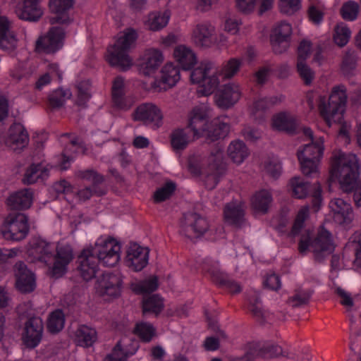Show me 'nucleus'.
I'll use <instances>...</instances> for the list:
<instances>
[{
	"instance_id": "f257e3e1",
	"label": "nucleus",
	"mask_w": 361,
	"mask_h": 361,
	"mask_svg": "<svg viewBox=\"0 0 361 361\" xmlns=\"http://www.w3.org/2000/svg\"><path fill=\"white\" fill-rule=\"evenodd\" d=\"M121 243L111 237H100L94 247L84 249L78 257L79 271L85 281L93 279L98 270V262L114 267L121 259Z\"/></svg>"
},
{
	"instance_id": "f03ea898",
	"label": "nucleus",
	"mask_w": 361,
	"mask_h": 361,
	"mask_svg": "<svg viewBox=\"0 0 361 361\" xmlns=\"http://www.w3.org/2000/svg\"><path fill=\"white\" fill-rule=\"evenodd\" d=\"M242 62L233 58L226 61L219 71L211 62H202L192 70L190 82L198 86L197 94L200 96H209L214 93L220 84V76L224 79L232 78L239 71Z\"/></svg>"
},
{
	"instance_id": "7ed1b4c3",
	"label": "nucleus",
	"mask_w": 361,
	"mask_h": 361,
	"mask_svg": "<svg viewBox=\"0 0 361 361\" xmlns=\"http://www.w3.org/2000/svg\"><path fill=\"white\" fill-rule=\"evenodd\" d=\"M347 99L345 87L343 85L334 86L328 99L325 96L319 97V109L329 127L334 123L342 124L339 136L343 137L345 141L348 142L350 126L343 122Z\"/></svg>"
},
{
	"instance_id": "20e7f679",
	"label": "nucleus",
	"mask_w": 361,
	"mask_h": 361,
	"mask_svg": "<svg viewBox=\"0 0 361 361\" xmlns=\"http://www.w3.org/2000/svg\"><path fill=\"white\" fill-rule=\"evenodd\" d=\"M209 109L204 104L195 106L188 114V128L192 132L194 139L205 137L209 142L216 141L228 135L230 126L224 122L210 124Z\"/></svg>"
},
{
	"instance_id": "39448f33",
	"label": "nucleus",
	"mask_w": 361,
	"mask_h": 361,
	"mask_svg": "<svg viewBox=\"0 0 361 361\" xmlns=\"http://www.w3.org/2000/svg\"><path fill=\"white\" fill-rule=\"evenodd\" d=\"M188 170L194 176L203 174L206 188L209 190L214 188L225 171L224 147L217 146L202 161L197 157H191Z\"/></svg>"
},
{
	"instance_id": "423d86ee",
	"label": "nucleus",
	"mask_w": 361,
	"mask_h": 361,
	"mask_svg": "<svg viewBox=\"0 0 361 361\" xmlns=\"http://www.w3.org/2000/svg\"><path fill=\"white\" fill-rule=\"evenodd\" d=\"M331 174L338 180L343 191H351L360 174L357 157L352 153L334 152L331 158Z\"/></svg>"
},
{
	"instance_id": "0eeeda50",
	"label": "nucleus",
	"mask_w": 361,
	"mask_h": 361,
	"mask_svg": "<svg viewBox=\"0 0 361 361\" xmlns=\"http://www.w3.org/2000/svg\"><path fill=\"white\" fill-rule=\"evenodd\" d=\"M137 39V33L133 28H127L119 32L115 43L107 49L106 61L112 66L122 71L128 70L133 66V59L128 52Z\"/></svg>"
},
{
	"instance_id": "6e6552de",
	"label": "nucleus",
	"mask_w": 361,
	"mask_h": 361,
	"mask_svg": "<svg viewBox=\"0 0 361 361\" xmlns=\"http://www.w3.org/2000/svg\"><path fill=\"white\" fill-rule=\"evenodd\" d=\"M311 248L317 261L323 260L326 256L332 254L336 248L334 237L330 231L323 226L318 229L316 237L312 239V233L305 230L302 233L298 243V250L305 255Z\"/></svg>"
},
{
	"instance_id": "1a4fd4ad",
	"label": "nucleus",
	"mask_w": 361,
	"mask_h": 361,
	"mask_svg": "<svg viewBox=\"0 0 361 361\" xmlns=\"http://www.w3.org/2000/svg\"><path fill=\"white\" fill-rule=\"evenodd\" d=\"M303 133L312 142L298 151V159L302 173L307 177H314L319 173V164L324 154V139L319 137L314 140L310 128H304Z\"/></svg>"
},
{
	"instance_id": "9d476101",
	"label": "nucleus",
	"mask_w": 361,
	"mask_h": 361,
	"mask_svg": "<svg viewBox=\"0 0 361 361\" xmlns=\"http://www.w3.org/2000/svg\"><path fill=\"white\" fill-rule=\"evenodd\" d=\"M29 231L28 217L22 213L8 214L0 226V233L3 238L11 241L24 240Z\"/></svg>"
},
{
	"instance_id": "9b49d317",
	"label": "nucleus",
	"mask_w": 361,
	"mask_h": 361,
	"mask_svg": "<svg viewBox=\"0 0 361 361\" xmlns=\"http://www.w3.org/2000/svg\"><path fill=\"white\" fill-rule=\"evenodd\" d=\"M207 219L197 213L184 214L180 220V233L189 239L197 238L204 235L209 228Z\"/></svg>"
},
{
	"instance_id": "f8f14e48",
	"label": "nucleus",
	"mask_w": 361,
	"mask_h": 361,
	"mask_svg": "<svg viewBox=\"0 0 361 361\" xmlns=\"http://www.w3.org/2000/svg\"><path fill=\"white\" fill-rule=\"evenodd\" d=\"M123 280L120 274L105 273L99 279L95 288L105 300L118 298L121 293Z\"/></svg>"
},
{
	"instance_id": "ddd939ff",
	"label": "nucleus",
	"mask_w": 361,
	"mask_h": 361,
	"mask_svg": "<svg viewBox=\"0 0 361 361\" xmlns=\"http://www.w3.org/2000/svg\"><path fill=\"white\" fill-rule=\"evenodd\" d=\"M191 42L198 48H210L216 43V27L209 22L197 23L190 35Z\"/></svg>"
},
{
	"instance_id": "4468645a",
	"label": "nucleus",
	"mask_w": 361,
	"mask_h": 361,
	"mask_svg": "<svg viewBox=\"0 0 361 361\" xmlns=\"http://www.w3.org/2000/svg\"><path fill=\"white\" fill-rule=\"evenodd\" d=\"M133 119L142 122L147 126L158 128L162 124L163 114L156 104L148 102L137 106L133 114Z\"/></svg>"
},
{
	"instance_id": "2eb2a0df",
	"label": "nucleus",
	"mask_w": 361,
	"mask_h": 361,
	"mask_svg": "<svg viewBox=\"0 0 361 361\" xmlns=\"http://www.w3.org/2000/svg\"><path fill=\"white\" fill-rule=\"evenodd\" d=\"M74 258L72 247L66 243H59L56 247L54 264L51 268L50 274L52 277L60 278L68 270V265Z\"/></svg>"
},
{
	"instance_id": "dca6fc26",
	"label": "nucleus",
	"mask_w": 361,
	"mask_h": 361,
	"mask_svg": "<svg viewBox=\"0 0 361 361\" xmlns=\"http://www.w3.org/2000/svg\"><path fill=\"white\" fill-rule=\"evenodd\" d=\"M54 246L44 239L32 238L27 245V257L31 262H42L47 264L52 258Z\"/></svg>"
},
{
	"instance_id": "f3484780",
	"label": "nucleus",
	"mask_w": 361,
	"mask_h": 361,
	"mask_svg": "<svg viewBox=\"0 0 361 361\" xmlns=\"http://www.w3.org/2000/svg\"><path fill=\"white\" fill-rule=\"evenodd\" d=\"M65 32L59 27H52L47 35L39 37L35 44L37 52L52 54L59 51L63 45Z\"/></svg>"
},
{
	"instance_id": "a211bd4d",
	"label": "nucleus",
	"mask_w": 361,
	"mask_h": 361,
	"mask_svg": "<svg viewBox=\"0 0 361 361\" xmlns=\"http://www.w3.org/2000/svg\"><path fill=\"white\" fill-rule=\"evenodd\" d=\"M292 26L286 21H281L273 27L270 35V42L275 53L281 54L290 45Z\"/></svg>"
},
{
	"instance_id": "6ab92c4d",
	"label": "nucleus",
	"mask_w": 361,
	"mask_h": 361,
	"mask_svg": "<svg viewBox=\"0 0 361 361\" xmlns=\"http://www.w3.org/2000/svg\"><path fill=\"white\" fill-rule=\"evenodd\" d=\"M293 195L298 199L305 198L309 193L311 194L314 206H319L322 203V188L320 184L317 182L311 187L307 183L303 181L300 177H294L290 180Z\"/></svg>"
},
{
	"instance_id": "aec40b11",
	"label": "nucleus",
	"mask_w": 361,
	"mask_h": 361,
	"mask_svg": "<svg viewBox=\"0 0 361 361\" xmlns=\"http://www.w3.org/2000/svg\"><path fill=\"white\" fill-rule=\"evenodd\" d=\"M180 79L179 68L173 63H166L161 69L160 79L155 80L152 88L157 92L166 90L174 87Z\"/></svg>"
},
{
	"instance_id": "412c9836",
	"label": "nucleus",
	"mask_w": 361,
	"mask_h": 361,
	"mask_svg": "<svg viewBox=\"0 0 361 361\" xmlns=\"http://www.w3.org/2000/svg\"><path fill=\"white\" fill-rule=\"evenodd\" d=\"M164 61L162 51L156 48L145 50L139 59V69L145 75L154 74Z\"/></svg>"
},
{
	"instance_id": "4be33fe9",
	"label": "nucleus",
	"mask_w": 361,
	"mask_h": 361,
	"mask_svg": "<svg viewBox=\"0 0 361 361\" xmlns=\"http://www.w3.org/2000/svg\"><path fill=\"white\" fill-rule=\"evenodd\" d=\"M242 91L238 84L228 82L222 86L215 94V102L221 109H228L237 103L241 97Z\"/></svg>"
},
{
	"instance_id": "5701e85b",
	"label": "nucleus",
	"mask_w": 361,
	"mask_h": 361,
	"mask_svg": "<svg viewBox=\"0 0 361 361\" xmlns=\"http://www.w3.org/2000/svg\"><path fill=\"white\" fill-rule=\"evenodd\" d=\"M16 279V286L21 293L32 292L36 286L35 276L23 262H17L13 267Z\"/></svg>"
},
{
	"instance_id": "b1692460",
	"label": "nucleus",
	"mask_w": 361,
	"mask_h": 361,
	"mask_svg": "<svg viewBox=\"0 0 361 361\" xmlns=\"http://www.w3.org/2000/svg\"><path fill=\"white\" fill-rule=\"evenodd\" d=\"M43 322L39 317L30 318L25 325L22 339L24 344L30 348L39 345L42 338Z\"/></svg>"
},
{
	"instance_id": "393cba45",
	"label": "nucleus",
	"mask_w": 361,
	"mask_h": 361,
	"mask_svg": "<svg viewBox=\"0 0 361 361\" xmlns=\"http://www.w3.org/2000/svg\"><path fill=\"white\" fill-rule=\"evenodd\" d=\"M149 250L136 243H131L127 250L126 264L135 271H141L148 264Z\"/></svg>"
},
{
	"instance_id": "a878e982",
	"label": "nucleus",
	"mask_w": 361,
	"mask_h": 361,
	"mask_svg": "<svg viewBox=\"0 0 361 361\" xmlns=\"http://www.w3.org/2000/svg\"><path fill=\"white\" fill-rule=\"evenodd\" d=\"M334 221L341 226H348L353 220V209L348 202L341 198H335L329 202Z\"/></svg>"
},
{
	"instance_id": "bb28decb",
	"label": "nucleus",
	"mask_w": 361,
	"mask_h": 361,
	"mask_svg": "<svg viewBox=\"0 0 361 361\" xmlns=\"http://www.w3.org/2000/svg\"><path fill=\"white\" fill-rule=\"evenodd\" d=\"M29 142V135L20 123H14L8 131V135L6 140V145L13 151L20 150L25 147Z\"/></svg>"
},
{
	"instance_id": "cd10ccee",
	"label": "nucleus",
	"mask_w": 361,
	"mask_h": 361,
	"mask_svg": "<svg viewBox=\"0 0 361 361\" xmlns=\"http://www.w3.org/2000/svg\"><path fill=\"white\" fill-rule=\"evenodd\" d=\"M71 338L77 346L87 348L93 346L97 341V332L91 326L80 324L72 333Z\"/></svg>"
},
{
	"instance_id": "c85d7f7f",
	"label": "nucleus",
	"mask_w": 361,
	"mask_h": 361,
	"mask_svg": "<svg viewBox=\"0 0 361 361\" xmlns=\"http://www.w3.org/2000/svg\"><path fill=\"white\" fill-rule=\"evenodd\" d=\"M173 56L176 62L184 71L191 70L197 63V57L195 51L183 44L174 48Z\"/></svg>"
},
{
	"instance_id": "c756f323",
	"label": "nucleus",
	"mask_w": 361,
	"mask_h": 361,
	"mask_svg": "<svg viewBox=\"0 0 361 361\" xmlns=\"http://www.w3.org/2000/svg\"><path fill=\"white\" fill-rule=\"evenodd\" d=\"M245 205L241 201H232L224 209L225 221L230 225L240 226L245 220Z\"/></svg>"
},
{
	"instance_id": "7c9ffc66",
	"label": "nucleus",
	"mask_w": 361,
	"mask_h": 361,
	"mask_svg": "<svg viewBox=\"0 0 361 361\" xmlns=\"http://www.w3.org/2000/svg\"><path fill=\"white\" fill-rule=\"evenodd\" d=\"M272 202L271 193L268 190L262 189L252 195L250 205L255 214H265L268 212Z\"/></svg>"
},
{
	"instance_id": "2f4dec72",
	"label": "nucleus",
	"mask_w": 361,
	"mask_h": 361,
	"mask_svg": "<svg viewBox=\"0 0 361 361\" xmlns=\"http://www.w3.org/2000/svg\"><path fill=\"white\" fill-rule=\"evenodd\" d=\"M74 0H49V8L51 12L56 14L50 18L51 24H66L70 21L66 12L73 6Z\"/></svg>"
},
{
	"instance_id": "473e14b6",
	"label": "nucleus",
	"mask_w": 361,
	"mask_h": 361,
	"mask_svg": "<svg viewBox=\"0 0 361 361\" xmlns=\"http://www.w3.org/2000/svg\"><path fill=\"white\" fill-rule=\"evenodd\" d=\"M33 193L30 189H23L11 194L8 200V205L13 209H25L32 205Z\"/></svg>"
},
{
	"instance_id": "72a5a7b5",
	"label": "nucleus",
	"mask_w": 361,
	"mask_h": 361,
	"mask_svg": "<svg viewBox=\"0 0 361 361\" xmlns=\"http://www.w3.org/2000/svg\"><path fill=\"white\" fill-rule=\"evenodd\" d=\"M227 154L234 164L240 165L248 157L250 151L242 140H235L229 144Z\"/></svg>"
},
{
	"instance_id": "f704fd0d",
	"label": "nucleus",
	"mask_w": 361,
	"mask_h": 361,
	"mask_svg": "<svg viewBox=\"0 0 361 361\" xmlns=\"http://www.w3.org/2000/svg\"><path fill=\"white\" fill-rule=\"evenodd\" d=\"M282 100L283 97L281 95L258 99L250 107L251 115L256 120L262 119L264 118L267 109L280 103Z\"/></svg>"
},
{
	"instance_id": "c9c22d12",
	"label": "nucleus",
	"mask_w": 361,
	"mask_h": 361,
	"mask_svg": "<svg viewBox=\"0 0 361 361\" xmlns=\"http://www.w3.org/2000/svg\"><path fill=\"white\" fill-rule=\"evenodd\" d=\"M16 13L20 19L37 21L41 18L43 13L39 5L23 2L17 6Z\"/></svg>"
},
{
	"instance_id": "e433bc0d",
	"label": "nucleus",
	"mask_w": 361,
	"mask_h": 361,
	"mask_svg": "<svg viewBox=\"0 0 361 361\" xmlns=\"http://www.w3.org/2000/svg\"><path fill=\"white\" fill-rule=\"evenodd\" d=\"M49 169L43 164H33L30 166L25 171L23 182L25 184H33L38 180H44L49 176Z\"/></svg>"
},
{
	"instance_id": "4c0bfd02",
	"label": "nucleus",
	"mask_w": 361,
	"mask_h": 361,
	"mask_svg": "<svg viewBox=\"0 0 361 361\" xmlns=\"http://www.w3.org/2000/svg\"><path fill=\"white\" fill-rule=\"evenodd\" d=\"M271 126L274 130L292 133L295 130L296 123L290 115L279 113L273 117Z\"/></svg>"
},
{
	"instance_id": "58836bf2",
	"label": "nucleus",
	"mask_w": 361,
	"mask_h": 361,
	"mask_svg": "<svg viewBox=\"0 0 361 361\" xmlns=\"http://www.w3.org/2000/svg\"><path fill=\"white\" fill-rule=\"evenodd\" d=\"M170 17L171 13L168 10L152 12L148 15L145 25L150 30L159 31L167 25Z\"/></svg>"
},
{
	"instance_id": "ea45409f",
	"label": "nucleus",
	"mask_w": 361,
	"mask_h": 361,
	"mask_svg": "<svg viewBox=\"0 0 361 361\" xmlns=\"http://www.w3.org/2000/svg\"><path fill=\"white\" fill-rule=\"evenodd\" d=\"M190 142V136L183 128H176L171 133V145L176 153H180L185 149Z\"/></svg>"
},
{
	"instance_id": "a19ab883",
	"label": "nucleus",
	"mask_w": 361,
	"mask_h": 361,
	"mask_svg": "<svg viewBox=\"0 0 361 361\" xmlns=\"http://www.w3.org/2000/svg\"><path fill=\"white\" fill-rule=\"evenodd\" d=\"M248 301V310L253 317L260 323L265 322L269 313L262 308L258 294L255 292L249 297Z\"/></svg>"
},
{
	"instance_id": "79ce46f5",
	"label": "nucleus",
	"mask_w": 361,
	"mask_h": 361,
	"mask_svg": "<svg viewBox=\"0 0 361 361\" xmlns=\"http://www.w3.org/2000/svg\"><path fill=\"white\" fill-rule=\"evenodd\" d=\"M309 217L310 207L308 205L301 207L296 213L290 235L293 237L298 235L305 227V221Z\"/></svg>"
},
{
	"instance_id": "37998d69",
	"label": "nucleus",
	"mask_w": 361,
	"mask_h": 361,
	"mask_svg": "<svg viewBox=\"0 0 361 361\" xmlns=\"http://www.w3.org/2000/svg\"><path fill=\"white\" fill-rule=\"evenodd\" d=\"M325 10V6L321 0H310L309 18L315 25H319L323 21Z\"/></svg>"
},
{
	"instance_id": "c03bdc74",
	"label": "nucleus",
	"mask_w": 361,
	"mask_h": 361,
	"mask_svg": "<svg viewBox=\"0 0 361 361\" xmlns=\"http://www.w3.org/2000/svg\"><path fill=\"white\" fill-rule=\"evenodd\" d=\"M164 308V302L158 295H153L142 300L143 314L153 313L157 315Z\"/></svg>"
},
{
	"instance_id": "a18cd8bd",
	"label": "nucleus",
	"mask_w": 361,
	"mask_h": 361,
	"mask_svg": "<svg viewBox=\"0 0 361 361\" xmlns=\"http://www.w3.org/2000/svg\"><path fill=\"white\" fill-rule=\"evenodd\" d=\"M158 287V281L156 276H151L147 279L132 283L131 288L137 294H147L154 291Z\"/></svg>"
},
{
	"instance_id": "49530a36",
	"label": "nucleus",
	"mask_w": 361,
	"mask_h": 361,
	"mask_svg": "<svg viewBox=\"0 0 361 361\" xmlns=\"http://www.w3.org/2000/svg\"><path fill=\"white\" fill-rule=\"evenodd\" d=\"M351 37V31L348 25L343 23H338L334 28L333 39L339 47L345 46Z\"/></svg>"
},
{
	"instance_id": "de8ad7c7",
	"label": "nucleus",
	"mask_w": 361,
	"mask_h": 361,
	"mask_svg": "<svg viewBox=\"0 0 361 361\" xmlns=\"http://www.w3.org/2000/svg\"><path fill=\"white\" fill-rule=\"evenodd\" d=\"M65 324V316L62 310H56L52 312L48 319L47 328L52 334L61 331Z\"/></svg>"
},
{
	"instance_id": "09e8293b",
	"label": "nucleus",
	"mask_w": 361,
	"mask_h": 361,
	"mask_svg": "<svg viewBox=\"0 0 361 361\" xmlns=\"http://www.w3.org/2000/svg\"><path fill=\"white\" fill-rule=\"evenodd\" d=\"M134 333L144 342L148 343L156 336V329L149 322H139L134 329Z\"/></svg>"
},
{
	"instance_id": "8fccbe9b",
	"label": "nucleus",
	"mask_w": 361,
	"mask_h": 361,
	"mask_svg": "<svg viewBox=\"0 0 361 361\" xmlns=\"http://www.w3.org/2000/svg\"><path fill=\"white\" fill-rule=\"evenodd\" d=\"M264 173L274 179L278 178L282 173V164L278 157L269 158L264 164Z\"/></svg>"
},
{
	"instance_id": "3c124183",
	"label": "nucleus",
	"mask_w": 361,
	"mask_h": 361,
	"mask_svg": "<svg viewBox=\"0 0 361 361\" xmlns=\"http://www.w3.org/2000/svg\"><path fill=\"white\" fill-rule=\"evenodd\" d=\"M71 97V92L69 90L59 88L53 91L49 96V101L53 107H59L62 106L67 99Z\"/></svg>"
},
{
	"instance_id": "603ef678",
	"label": "nucleus",
	"mask_w": 361,
	"mask_h": 361,
	"mask_svg": "<svg viewBox=\"0 0 361 361\" xmlns=\"http://www.w3.org/2000/svg\"><path fill=\"white\" fill-rule=\"evenodd\" d=\"M302 0H279V9L281 13L292 16L302 7Z\"/></svg>"
},
{
	"instance_id": "864d4df0",
	"label": "nucleus",
	"mask_w": 361,
	"mask_h": 361,
	"mask_svg": "<svg viewBox=\"0 0 361 361\" xmlns=\"http://www.w3.org/2000/svg\"><path fill=\"white\" fill-rule=\"evenodd\" d=\"M202 270L208 273L214 280H221L223 273L219 269V262L206 259L202 264Z\"/></svg>"
},
{
	"instance_id": "5fc2aeb1",
	"label": "nucleus",
	"mask_w": 361,
	"mask_h": 361,
	"mask_svg": "<svg viewBox=\"0 0 361 361\" xmlns=\"http://www.w3.org/2000/svg\"><path fill=\"white\" fill-rule=\"evenodd\" d=\"M176 190V185L172 182L166 183L164 186L158 188L154 194L155 202H161L169 199Z\"/></svg>"
},
{
	"instance_id": "6e6d98bb",
	"label": "nucleus",
	"mask_w": 361,
	"mask_h": 361,
	"mask_svg": "<svg viewBox=\"0 0 361 361\" xmlns=\"http://www.w3.org/2000/svg\"><path fill=\"white\" fill-rule=\"evenodd\" d=\"M115 348H118L122 353L129 357L136 353L138 349V343L137 341L124 338L117 343Z\"/></svg>"
},
{
	"instance_id": "4d7b16f0",
	"label": "nucleus",
	"mask_w": 361,
	"mask_h": 361,
	"mask_svg": "<svg viewBox=\"0 0 361 361\" xmlns=\"http://www.w3.org/2000/svg\"><path fill=\"white\" fill-rule=\"evenodd\" d=\"M77 176L82 180L90 182L94 188L97 184L104 181V177L92 169L79 171Z\"/></svg>"
},
{
	"instance_id": "13d9d810",
	"label": "nucleus",
	"mask_w": 361,
	"mask_h": 361,
	"mask_svg": "<svg viewBox=\"0 0 361 361\" xmlns=\"http://www.w3.org/2000/svg\"><path fill=\"white\" fill-rule=\"evenodd\" d=\"M359 5L354 1H348L343 4L341 8V15L343 19L353 21L357 17Z\"/></svg>"
},
{
	"instance_id": "bf43d9fd",
	"label": "nucleus",
	"mask_w": 361,
	"mask_h": 361,
	"mask_svg": "<svg viewBox=\"0 0 361 361\" xmlns=\"http://www.w3.org/2000/svg\"><path fill=\"white\" fill-rule=\"evenodd\" d=\"M113 106L118 110L128 111L133 105L134 101L126 94H120L118 96L111 97Z\"/></svg>"
},
{
	"instance_id": "052dcab7",
	"label": "nucleus",
	"mask_w": 361,
	"mask_h": 361,
	"mask_svg": "<svg viewBox=\"0 0 361 361\" xmlns=\"http://www.w3.org/2000/svg\"><path fill=\"white\" fill-rule=\"evenodd\" d=\"M336 293L341 298V304L346 308V310L348 312V315L350 317L351 322H354V317L351 314V311L354 303L350 293L341 288H336Z\"/></svg>"
},
{
	"instance_id": "680f3d73",
	"label": "nucleus",
	"mask_w": 361,
	"mask_h": 361,
	"mask_svg": "<svg viewBox=\"0 0 361 361\" xmlns=\"http://www.w3.org/2000/svg\"><path fill=\"white\" fill-rule=\"evenodd\" d=\"M351 243L355 252L353 264L361 269V233L356 232L351 237Z\"/></svg>"
},
{
	"instance_id": "e2e57ef3",
	"label": "nucleus",
	"mask_w": 361,
	"mask_h": 361,
	"mask_svg": "<svg viewBox=\"0 0 361 361\" xmlns=\"http://www.w3.org/2000/svg\"><path fill=\"white\" fill-rule=\"evenodd\" d=\"M298 72L306 85H310L314 78V71L302 61H298L297 63Z\"/></svg>"
},
{
	"instance_id": "0e129e2a",
	"label": "nucleus",
	"mask_w": 361,
	"mask_h": 361,
	"mask_svg": "<svg viewBox=\"0 0 361 361\" xmlns=\"http://www.w3.org/2000/svg\"><path fill=\"white\" fill-rule=\"evenodd\" d=\"M312 50V43L307 39L300 42L298 48V61L305 62L309 57Z\"/></svg>"
},
{
	"instance_id": "69168bd1",
	"label": "nucleus",
	"mask_w": 361,
	"mask_h": 361,
	"mask_svg": "<svg viewBox=\"0 0 361 361\" xmlns=\"http://www.w3.org/2000/svg\"><path fill=\"white\" fill-rule=\"evenodd\" d=\"M311 295V292L299 291L295 295L288 299V303L293 307L300 306L307 303L309 301Z\"/></svg>"
},
{
	"instance_id": "338daca9",
	"label": "nucleus",
	"mask_w": 361,
	"mask_h": 361,
	"mask_svg": "<svg viewBox=\"0 0 361 361\" xmlns=\"http://www.w3.org/2000/svg\"><path fill=\"white\" fill-rule=\"evenodd\" d=\"M242 21L235 18H229L224 22V30L232 35L238 33Z\"/></svg>"
},
{
	"instance_id": "774afa93",
	"label": "nucleus",
	"mask_w": 361,
	"mask_h": 361,
	"mask_svg": "<svg viewBox=\"0 0 361 361\" xmlns=\"http://www.w3.org/2000/svg\"><path fill=\"white\" fill-rule=\"evenodd\" d=\"M90 87L89 80H82L78 84V97L82 102L87 101L91 97Z\"/></svg>"
}]
</instances>
